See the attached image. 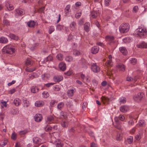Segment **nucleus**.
I'll use <instances>...</instances> for the list:
<instances>
[{"instance_id":"1","label":"nucleus","mask_w":147,"mask_h":147,"mask_svg":"<svg viewBox=\"0 0 147 147\" xmlns=\"http://www.w3.org/2000/svg\"><path fill=\"white\" fill-rule=\"evenodd\" d=\"M129 28L128 24L124 23L121 25L119 28L120 32L122 33L127 32L129 30Z\"/></svg>"},{"instance_id":"2","label":"nucleus","mask_w":147,"mask_h":147,"mask_svg":"<svg viewBox=\"0 0 147 147\" xmlns=\"http://www.w3.org/2000/svg\"><path fill=\"white\" fill-rule=\"evenodd\" d=\"M136 31L137 32V34L140 37L145 36L147 34L146 29L142 27L136 29Z\"/></svg>"},{"instance_id":"3","label":"nucleus","mask_w":147,"mask_h":147,"mask_svg":"<svg viewBox=\"0 0 147 147\" xmlns=\"http://www.w3.org/2000/svg\"><path fill=\"white\" fill-rule=\"evenodd\" d=\"M105 38L106 41L111 46H113L115 42L114 40V38L113 36H106Z\"/></svg>"},{"instance_id":"4","label":"nucleus","mask_w":147,"mask_h":147,"mask_svg":"<svg viewBox=\"0 0 147 147\" xmlns=\"http://www.w3.org/2000/svg\"><path fill=\"white\" fill-rule=\"evenodd\" d=\"M3 52L8 54H12L14 52L15 49L9 47V46H7L5 48H4Z\"/></svg>"},{"instance_id":"5","label":"nucleus","mask_w":147,"mask_h":147,"mask_svg":"<svg viewBox=\"0 0 147 147\" xmlns=\"http://www.w3.org/2000/svg\"><path fill=\"white\" fill-rule=\"evenodd\" d=\"M145 96L144 94L143 93H139L137 95L134 97V99L138 101H140Z\"/></svg>"},{"instance_id":"6","label":"nucleus","mask_w":147,"mask_h":147,"mask_svg":"<svg viewBox=\"0 0 147 147\" xmlns=\"http://www.w3.org/2000/svg\"><path fill=\"white\" fill-rule=\"evenodd\" d=\"M91 69L92 71L95 73H98L100 71V68L96 65V63H94L92 65Z\"/></svg>"},{"instance_id":"7","label":"nucleus","mask_w":147,"mask_h":147,"mask_svg":"<svg viewBox=\"0 0 147 147\" xmlns=\"http://www.w3.org/2000/svg\"><path fill=\"white\" fill-rule=\"evenodd\" d=\"M108 58L109 59L105 63V65L107 66H112L113 65L112 61V56L111 55H109L108 56Z\"/></svg>"},{"instance_id":"8","label":"nucleus","mask_w":147,"mask_h":147,"mask_svg":"<svg viewBox=\"0 0 147 147\" xmlns=\"http://www.w3.org/2000/svg\"><path fill=\"white\" fill-rule=\"evenodd\" d=\"M35 120L37 122L41 121L42 119V115L40 114H36L34 117Z\"/></svg>"},{"instance_id":"9","label":"nucleus","mask_w":147,"mask_h":147,"mask_svg":"<svg viewBox=\"0 0 147 147\" xmlns=\"http://www.w3.org/2000/svg\"><path fill=\"white\" fill-rule=\"evenodd\" d=\"M103 104L106 103L109 104L110 101V98L107 97L102 96L101 98Z\"/></svg>"},{"instance_id":"10","label":"nucleus","mask_w":147,"mask_h":147,"mask_svg":"<svg viewBox=\"0 0 147 147\" xmlns=\"http://www.w3.org/2000/svg\"><path fill=\"white\" fill-rule=\"evenodd\" d=\"M99 50V47L98 46H94L91 49V52L93 54H95L98 53Z\"/></svg>"},{"instance_id":"11","label":"nucleus","mask_w":147,"mask_h":147,"mask_svg":"<svg viewBox=\"0 0 147 147\" xmlns=\"http://www.w3.org/2000/svg\"><path fill=\"white\" fill-rule=\"evenodd\" d=\"M33 62L32 60L28 58L25 61L26 66L27 67H29L32 65Z\"/></svg>"},{"instance_id":"12","label":"nucleus","mask_w":147,"mask_h":147,"mask_svg":"<svg viewBox=\"0 0 147 147\" xmlns=\"http://www.w3.org/2000/svg\"><path fill=\"white\" fill-rule=\"evenodd\" d=\"M129 110L128 107L126 105L121 106L120 108V110L123 113L127 112Z\"/></svg>"},{"instance_id":"13","label":"nucleus","mask_w":147,"mask_h":147,"mask_svg":"<svg viewBox=\"0 0 147 147\" xmlns=\"http://www.w3.org/2000/svg\"><path fill=\"white\" fill-rule=\"evenodd\" d=\"M120 52L124 55H126L127 53V51L126 48L124 47H121L119 48Z\"/></svg>"},{"instance_id":"14","label":"nucleus","mask_w":147,"mask_h":147,"mask_svg":"<svg viewBox=\"0 0 147 147\" xmlns=\"http://www.w3.org/2000/svg\"><path fill=\"white\" fill-rule=\"evenodd\" d=\"M63 78L60 76H55L53 78L55 82H59L63 80Z\"/></svg>"},{"instance_id":"15","label":"nucleus","mask_w":147,"mask_h":147,"mask_svg":"<svg viewBox=\"0 0 147 147\" xmlns=\"http://www.w3.org/2000/svg\"><path fill=\"white\" fill-rule=\"evenodd\" d=\"M44 105V102L42 101H36L35 103V105L38 107L43 106Z\"/></svg>"},{"instance_id":"16","label":"nucleus","mask_w":147,"mask_h":147,"mask_svg":"<svg viewBox=\"0 0 147 147\" xmlns=\"http://www.w3.org/2000/svg\"><path fill=\"white\" fill-rule=\"evenodd\" d=\"M36 24V22L34 21L31 20L27 23L28 26L30 28H34Z\"/></svg>"},{"instance_id":"17","label":"nucleus","mask_w":147,"mask_h":147,"mask_svg":"<svg viewBox=\"0 0 147 147\" xmlns=\"http://www.w3.org/2000/svg\"><path fill=\"white\" fill-rule=\"evenodd\" d=\"M59 67L62 71H64L66 69V64L64 63H60L59 65Z\"/></svg>"},{"instance_id":"18","label":"nucleus","mask_w":147,"mask_h":147,"mask_svg":"<svg viewBox=\"0 0 147 147\" xmlns=\"http://www.w3.org/2000/svg\"><path fill=\"white\" fill-rule=\"evenodd\" d=\"M90 23H86L84 25V30L86 32H88L90 30Z\"/></svg>"},{"instance_id":"19","label":"nucleus","mask_w":147,"mask_h":147,"mask_svg":"<svg viewBox=\"0 0 147 147\" xmlns=\"http://www.w3.org/2000/svg\"><path fill=\"white\" fill-rule=\"evenodd\" d=\"M9 36L11 38L16 40H18L19 39V37L18 36L13 34H10Z\"/></svg>"},{"instance_id":"20","label":"nucleus","mask_w":147,"mask_h":147,"mask_svg":"<svg viewBox=\"0 0 147 147\" xmlns=\"http://www.w3.org/2000/svg\"><path fill=\"white\" fill-rule=\"evenodd\" d=\"M138 47L139 48H147V43H145L144 42H142L140 45H138Z\"/></svg>"},{"instance_id":"21","label":"nucleus","mask_w":147,"mask_h":147,"mask_svg":"<svg viewBox=\"0 0 147 147\" xmlns=\"http://www.w3.org/2000/svg\"><path fill=\"white\" fill-rule=\"evenodd\" d=\"M54 119V117L52 116H48L47 118V122L48 123H50L51 122H52L53 121Z\"/></svg>"},{"instance_id":"22","label":"nucleus","mask_w":147,"mask_h":147,"mask_svg":"<svg viewBox=\"0 0 147 147\" xmlns=\"http://www.w3.org/2000/svg\"><path fill=\"white\" fill-rule=\"evenodd\" d=\"M14 104L16 106H19L21 103V101L19 99L16 98L13 101Z\"/></svg>"},{"instance_id":"23","label":"nucleus","mask_w":147,"mask_h":147,"mask_svg":"<svg viewBox=\"0 0 147 147\" xmlns=\"http://www.w3.org/2000/svg\"><path fill=\"white\" fill-rule=\"evenodd\" d=\"M117 67L120 71H123L125 70V66L123 64L118 65Z\"/></svg>"},{"instance_id":"24","label":"nucleus","mask_w":147,"mask_h":147,"mask_svg":"<svg viewBox=\"0 0 147 147\" xmlns=\"http://www.w3.org/2000/svg\"><path fill=\"white\" fill-rule=\"evenodd\" d=\"M8 41V39L5 37L0 38V43H6Z\"/></svg>"},{"instance_id":"25","label":"nucleus","mask_w":147,"mask_h":147,"mask_svg":"<svg viewBox=\"0 0 147 147\" xmlns=\"http://www.w3.org/2000/svg\"><path fill=\"white\" fill-rule=\"evenodd\" d=\"M39 90V89L36 86H33L32 87L31 90V92L33 93H35L37 92Z\"/></svg>"},{"instance_id":"26","label":"nucleus","mask_w":147,"mask_h":147,"mask_svg":"<svg viewBox=\"0 0 147 147\" xmlns=\"http://www.w3.org/2000/svg\"><path fill=\"white\" fill-rule=\"evenodd\" d=\"M7 9L9 10H11L14 9V7L12 5L10 4L9 3H7L6 5Z\"/></svg>"},{"instance_id":"27","label":"nucleus","mask_w":147,"mask_h":147,"mask_svg":"<svg viewBox=\"0 0 147 147\" xmlns=\"http://www.w3.org/2000/svg\"><path fill=\"white\" fill-rule=\"evenodd\" d=\"M16 12L18 15H22L24 13V10L22 9H16Z\"/></svg>"},{"instance_id":"28","label":"nucleus","mask_w":147,"mask_h":147,"mask_svg":"<svg viewBox=\"0 0 147 147\" xmlns=\"http://www.w3.org/2000/svg\"><path fill=\"white\" fill-rule=\"evenodd\" d=\"M126 101V99L125 97H121L120 98L119 103L120 104L125 103Z\"/></svg>"},{"instance_id":"29","label":"nucleus","mask_w":147,"mask_h":147,"mask_svg":"<svg viewBox=\"0 0 147 147\" xmlns=\"http://www.w3.org/2000/svg\"><path fill=\"white\" fill-rule=\"evenodd\" d=\"M64 105V103L63 102H61L59 103L57 105V108L61 110L63 107Z\"/></svg>"},{"instance_id":"30","label":"nucleus","mask_w":147,"mask_h":147,"mask_svg":"<svg viewBox=\"0 0 147 147\" xmlns=\"http://www.w3.org/2000/svg\"><path fill=\"white\" fill-rule=\"evenodd\" d=\"M91 15L92 18H95L98 15V13L97 11H93L91 13Z\"/></svg>"},{"instance_id":"31","label":"nucleus","mask_w":147,"mask_h":147,"mask_svg":"<svg viewBox=\"0 0 147 147\" xmlns=\"http://www.w3.org/2000/svg\"><path fill=\"white\" fill-rule=\"evenodd\" d=\"M8 142V140H2L0 142V145L1 146L3 147L6 145Z\"/></svg>"},{"instance_id":"32","label":"nucleus","mask_w":147,"mask_h":147,"mask_svg":"<svg viewBox=\"0 0 147 147\" xmlns=\"http://www.w3.org/2000/svg\"><path fill=\"white\" fill-rule=\"evenodd\" d=\"M42 79L45 80L46 79H48L50 77V74H43L41 76Z\"/></svg>"},{"instance_id":"33","label":"nucleus","mask_w":147,"mask_h":147,"mask_svg":"<svg viewBox=\"0 0 147 147\" xmlns=\"http://www.w3.org/2000/svg\"><path fill=\"white\" fill-rule=\"evenodd\" d=\"M70 6L69 5H67L65 9V12L66 14H67L70 11Z\"/></svg>"},{"instance_id":"34","label":"nucleus","mask_w":147,"mask_h":147,"mask_svg":"<svg viewBox=\"0 0 147 147\" xmlns=\"http://www.w3.org/2000/svg\"><path fill=\"white\" fill-rule=\"evenodd\" d=\"M127 141L129 144L132 143L133 141V138L132 136H130L127 139Z\"/></svg>"},{"instance_id":"35","label":"nucleus","mask_w":147,"mask_h":147,"mask_svg":"<svg viewBox=\"0 0 147 147\" xmlns=\"http://www.w3.org/2000/svg\"><path fill=\"white\" fill-rule=\"evenodd\" d=\"M121 123H116V124L115 125V127L119 130H121Z\"/></svg>"},{"instance_id":"36","label":"nucleus","mask_w":147,"mask_h":147,"mask_svg":"<svg viewBox=\"0 0 147 147\" xmlns=\"http://www.w3.org/2000/svg\"><path fill=\"white\" fill-rule=\"evenodd\" d=\"M74 90L72 89L68 90L67 92L68 96H73L74 95Z\"/></svg>"},{"instance_id":"37","label":"nucleus","mask_w":147,"mask_h":147,"mask_svg":"<svg viewBox=\"0 0 147 147\" xmlns=\"http://www.w3.org/2000/svg\"><path fill=\"white\" fill-rule=\"evenodd\" d=\"M40 139L37 137L34 138L33 139L34 143L36 144H38L40 142Z\"/></svg>"},{"instance_id":"38","label":"nucleus","mask_w":147,"mask_h":147,"mask_svg":"<svg viewBox=\"0 0 147 147\" xmlns=\"http://www.w3.org/2000/svg\"><path fill=\"white\" fill-rule=\"evenodd\" d=\"M63 144L60 141H58L56 142V146L57 147H62Z\"/></svg>"},{"instance_id":"39","label":"nucleus","mask_w":147,"mask_h":147,"mask_svg":"<svg viewBox=\"0 0 147 147\" xmlns=\"http://www.w3.org/2000/svg\"><path fill=\"white\" fill-rule=\"evenodd\" d=\"M42 94L43 98H47L49 96V93L47 91H44L42 93Z\"/></svg>"},{"instance_id":"40","label":"nucleus","mask_w":147,"mask_h":147,"mask_svg":"<svg viewBox=\"0 0 147 147\" xmlns=\"http://www.w3.org/2000/svg\"><path fill=\"white\" fill-rule=\"evenodd\" d=\"M130 61L131 63L133 65L136 64L137 63V60L135 58H132Z\"/></svg>"},{"instance_id":"41","label":"nucleus","mask_w":147,"mask_h":147,"mask_svg":"<svg viewBox=\"0 0 147 147\" xmlns=\"http://www.w3.org/2000/svg\"><path fill=\"white\" fill-rule=\"evenodd\" d=\"M57 59L59 60H62L63 59V55L61 53L58 54L56 56Z\"/></svg>"},{"instance_id":"42","label":"nucleus","mask_w":147,"mask_h":147,"mask_svg":"<svg viewBox=\"0 0 147 147\" xmlns=\"http://www.w3.org/2000/svg\"><path fill=\"white\" fill-rule=\"evenodd\" d=\"M3 24L6 26H9L10 25L9 22L7 19H4L3 21Z\"/></svg>"},{"instance_id":"43","label":"nucleus","mask_w":147,"mask_h":147,"mask_svg":"<svg viewBox=\"0 0 147 147\" xmlns=\"http://www.w3.org/2000/svg\"><path fill=\"white\" fill-rule=\"evenodd\" d=\"M76 22H73L70 24V26L71 28L73 29H75L76 27Z\"/></svg>"},{"instance_id":"44","label":"nucleus","mask_w":147,"mask_h":147,"mask_svg":"<svg viewBox=\"0 0 147 147\" xmlns=\"http://www.w3.org/2000/svg\"><path fill=\"white\" fill-rule=\"evenodd\" d=\"M145 123L144 121L140 120L139 122V125L140 126L142 127L144 126Z\"/></svg>"},{"instance_id":"45","label":"nucleus","mask_w":147,"mask_h":147,"mask_svg":"<svg viewBox=\"0 0 147 147\" xmlns=\"http://www.w3.org/2000/svg\"><path fill=\"white\" fill-rule=\"evenodd\" d=\"M65 59L67 61L70 62L73 60V58L71 56H67L65 58Z\"/></svg>"},{"instance_id":"46","label":"nucleus","mask_w":147,"mask_h":147,"mask_svg":"<svg viewBox=\"0 0 147 147\" xmlns=\"http://www.w3.org/2000/svg\"><path fill=\"white\" fill-rule=\"evenodd\" d=\"M24 107H27L30 105V103L28 101H27V100H24Z\"/></svg>"},{"instance_id":"47","label":"nucleus","mask_w":147,"mask_h":147,"mask_svg":"<svg viewBox=\"0 0 147 147\" xmlns=\"http://www.w3.org/2000/svg\"><path fill=\"white\" fill-rule=\"evenodd\" d=\"M28 133V131L25 129L23 131H20L19 132V134L20 135H25Z\"/></svg>"},{"instance_id":"48","label":"nucleus","mask_w":147,"mask_h":147,"mask_svg":"<svg viewBox=\"0 0 147 147\" xmlns=\"http://www.w3.org/2000/svg\"><path fill=\"white\" fill-rule=\"evenodd\" d=\"M11 138L12 139L15 140L17 138V135L15 133H13L11 135Z\"/></svg>"},{"instance_id":"49","label":"nucleus","mask_w":147,"mask_h":147,"mask_svg":"<svg viewBox=\"0 0 147 147\" xmlns=\"http://www.w3.org/2000/svg\"><path fill=\"white\" fill-rule=\"evenodd\" d=\"M122 137L120 134H118L116 137V140L118 141H120L122 140Z\"/></svg>"},{"instance_id":"50","label":"nucleus","mask_w":147,"mask_h":147,"mask_svg":"<svg viewBox=\"0 0 147 147\" xmlns=\"http://www.w3.org/2000/svg\"><path fill=\"white\" fill-rule=\"evenodd\" d=\"M53 59V57L51 55H49L47 57L46 59V61H51Z\"/></svg>"},{"instance_id":"51","label":"nucleus","mask_w":147,"mask_h":147,"mask_svg":"<svg viewBox=\"0 0 147 147\" xmlns=\"http://www.w3.org/2000/svg\"><path fill=\"white\" fill-rule=\"evenodd\" d=\"M45 9L44 7H41L39 8L38 11V12L40 13H42L43 12L44 13V10Z\"/></svg>"},{"instance_id":"52","label":"nucleus","mask_w":147,"mask_h":147,"mask_svg":"<svg viewBox=\"0 0 147 147\" xmlns=\"http://www.w3.org/2000/svg\"><path fill=\"white\" fill-rule=\"evenodd\" d=\"M54 30L55 29L54 27L53 26H50L49 29V33L51 34L54 31Z\"/></svg>"},{"instance_id":"53","label":"nucleus","mask_w":147,"mask_h":147,"mask_svg":"<svg viewBox=\"0 0 147 147\" xmlns=\"http://www.w3.org/2000/svg\"><path fill=\"white\" fill-rule=\"evenodd\" d=\"M36 69L35 68H26L25 70L26 71L28 72H32L34 71Z\"/></svg>"},{"instance_id":"54","label":"nucleus","mask_w":147,"mask_h":147,"mask_svg":"<svg viewBox=\"0 0 147 147\" xmlns=\"http://www.w3.org/2000/svg\"><path fill=\"white\" fill-rule=\"evenodd\" d=\"M74 54L75 55L78 56L81 54V53L79 51L75 50L74 51Z\"/></svg>"},{"instance_id":"55","label":"nucleus","mask_w":147,"mask_h":147,"mask_svg":"<svg viewBox=\"0 0 147 147\" xmlns=\"http://www.w3.org/2000/svg\"><path fill=\"white\" fill-rule=\"evenodd\" d=\"M57 101L55 100H51V102H50V106L52 107L55 104V103L57 102Z\"/></svg>"},{"instance_id":"56","label":"nucleus","mask_w":147,"mask_h":147,"mask_svg":"<svg viewBox=\"0 0 147 147\" xmlns=\"http://www.w3.org/2000/svg\"><path fill=\"white\" fill-rule=\"evenodd\" d=\"M141 138V136L140 134H138L135 136V138L137 140H140Z\"/></svg>"},{"instance_id":"57","label":"nucleus","mask_w":147,"mask_h":147,"mask_svg":"<svg viewBox=\"0 0 147 147\" xmlns=\"http://www.w3.org/2000/svg\"><path fill=\"white\" fill-rule=\"evenodd\" d=\"M111 2V0H105V4L107 6H108L109 5V4Z\"/></svg>"},{"instance_id":"58","label":"nucleus","mask_w":147,"mask_h":147,"mask_svg":"<svg viewBox=\"0 0 147 147\" xmlns=\"http://www.w3.org/2000/svg\"><path fill=\"white\" fill-rule=\"evenodd\" d=\"M88 104L86 102H84L82 105V108L83 109L87 107Z\"/></svg>"},{"instance_id":"59","label":"nucleus","mask_w":147,"mask_h":147,"mask_svg":"<svg viewBox=\"0 0 147 147\" xmlns=\"http://www.w3.org/2000/svg\"><path fill=\"white\" fill-rule=\"evenodd\" d=\"M118 117L119 119L121 121L124 120L125 119L124 116L121 115H120Z\"/></svg>"},{"instance_id":"60","label":"nucleus","mask_w":147,"mask_h":147,"mask_svg":"<svg viewBox=\"0 0 147 147\" xmlns=\"http://www.w3.org/2000/svg\"><path fill=\"white\" fill-rule=\"evenodd\" d=\"M60 88H59V86L58 85H56L54 87V90L55 91H59L60 90Z\"/></svg>"},{"instance_id":"61","label":"nucleus","mask_w":147,"mask_h":147,"mask_svg":"<svg viewBox=\"0 0 147 147\" xmlns=\"http://www.w3.org/2000/svg\"><path fill=\"white\" fill-rule=\"evenodd\" d=\"M114 120L116 123L121 122L119 121V119L118 117H115L114 118Z\"/></svg>"},{"instance_id":"62","label":"nucleus","mask_w":147,"mask_h":147,"mask_svg":"<svg viewBox=\"0 0 147 147\" xmlns=\"http://www.w3.org/2000/svg\"><path fill=\"white\" fill-rule=\"evenodd\" d=\"M81 13L80 12L77 13L76 15V17L77 18H79L81 16Z\"/></svg>"},{"instance_id":"63","label":"nucleus","mask_w":147,"mask_h":147,"mask_svg":"<svg viewBox=\"0 0 147 147\" xmlns=\"http://www.w3.org/2000/svg\"><path fill=\"white\" fill-rule=\"evenodd\" d=\"M90 147H98L97 144L94 142H93L91 144Z\"/></svg>"},{"instance_id":"64","label":"nucleus","mask_w":147,"mask_h":147,"mask_svg":"<svg viewBox=\"0 0 147 147\" xmlns=\"http://www.w3.org/2000/svg\"><path fill=\"white\" fill-rule=\"evenodd\" d=\"M72 74V72L71 71H69L67 72H65V74L67 76H70Z\"/></svg>"}]
</instances>
